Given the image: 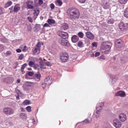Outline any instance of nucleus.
Listing matches in <instances>:
<instances>
[{"instance_id":"obj_1","label":"nucleus","mask_w":128,"mask_h":128,"mask_svg":"<svg viewBox=\"0 0 128 128\" xmlns=\"http://www.w3.org/2000/svg\"><path fill=\"white\" fill-rule=\"evenodd\" d=\"M66 13L70 19L72 20L78 19L80 16V12L78 9L73 7L69 8Z\"/></svg>"},{"instance_id":"obj_2","label":"nucleus","mask_w":128,"mask_h":128,"mask_svg":"<svg viewBox=\"0 0 128 128\" xmlns=\"http://www.w3.org/2000/svg\"><path fill=\"white\" fill-rule=\"evenodd\" d=\"M112 45V43L110 42H102L100 45L101 51L104 54L108 53L110 50Z\"/></svg>"},{"instance_id":"obj_3","label":"nucleus","mask_w":128,"mask_h":128,"mask_svg":"<svg viewBox=\"0 0 128 128\" xmlns=\"http://www.w3.org/2000/svg\"><path fill=\"white\" fill-rule=\"evenodd\" d=\"M58 42L60 44L63 46H66L67 47L70 46V43L66 38H61L59 39Z\"/></svg>"},{"instance_id":"obj_4","label":"nucleus","mask_w":128,"mask_h":128,"mask_svg":"<svg viewBox=\"0 0 128 128\" xmlns=\"http://www.w3.org/2000/svg\"><path fill=\"white\" fill-rule=\"evenodd\" d=\"M69 58L68 54L66 52H62L60 54V58L62 62H67Z\"/></svg>"},{"instance_id":"obj_5","label":"nucleus","mask_w":128,"mask_h":128,"mask_svg":"<svg viewBox=\"0 0 128 128\" xmlns=\"http://www.w3.org/2000/svg\"><path fill=\"white\" fill-rule=\"evenodd\" d=\"M3 112L5 114L9 115L13 114L14 111L10 107H5L3 109Z\"/></svg>"},{"instance_id":"obj_6","label":"nucleus","mask_w":128,"mask_h":128,"mask_svg":"<svg viewBox=\"0 0 128 128\" xmlns=\"http://www.w3.org/2000/svg\"><path fill=\"white\" fill-rule=\"evenodd\" d=\"M123 42L120 39H118L116 40L115 42V46L118 48H121L123 46Z\"/></svg>"},{"instance_id":"obj_7","label":"nucleus","mask_w":128,"mask_h":128,"mask_svg":"<svg viewBox=\"0 0 128 128\" xmlns=\"http://www.w3.org/2000/svg\"><path fill=\"white\" fill-rule=\"evenodd\" d=\"M114 126L116 128L120 127L122 126L121 123L118 119H115L113 120Z\"/></svg>"},{"instance_id":"obj_8","label":"nucleus","mask_w":128,"mask_h":128,"mask_svg":"<svg viewBox=\"0 0 128 128\" xmlns=\"http://www.w3.org/2000/svg\"><path fill=\"white\" fill-rule=\"evenodd\" d=\"M58 35L61 38L63 37H64V38H67L68 37V34L66 32L59 31L58 32Z\"/></svg>"},{"instance_id":"obj_9","label":"nucleus","mask_w":128,"mask_h":128,"mask_svg":"<svg viewBox=\"0 0 128 128\" xmlns=\"http://www.w3.org/2000/svg\"><path fill=\"white\" fill-rule=\"evenodd\" d=\"M115 95L116 96H120L121 97H124L126 96V94L124 92L120 90L116 92Z\"/></svg>"},{"instance_id":"obj_10","label":"nucleus","mask_w":128,"mask_h":128,"mask_svg":"<svg viewBox=\"0 0 128 128\" xmlns=\"http://www.w3.org/2000/svg\"><path fill=\"white\" fill-rule=\"evenodd\" d=\"M118 118L122 122L124 121L127 119L126 115L124 113H121L119 115Z\"/></svg>"},{"instance_id":"obj_11","label":"nucleus","mask_w":128,"mask_h":128,"mask_svg":"<svg viewBox=\"0 0 128 128\" xmlns=\"http://www.w3.org/2000/svg\"><path fill=\"white\" fill-rule=\"evenodd\" d=\"M104 106V104L103 103L101 102L100 104H99L98 106H99L100 108L99 110L98 109L99 108V107H97L96 108V113L97 114V115H96V117L97 118L99 116V114H100V112L101 110V108Z\"/></svg>"},{"instance_id":"obj_12","label":"nucleus","mask_w":128,"mask_h":128,"mask_svg":"<svg viewBox=\"0 0 128 128\" xmlns=\"http://www.w3.org/2000/svg\"><path fill=\"white\" fill-rule=\"evenodd\" d=\"M14 78L11 77H8L4 79V81L6 83H12L14 81Z\"/></svg>"},{"instance_id":"obj_13","label":"nucleus","mask_w":128,"mask_h":128,"mask_svg":"<svg viewBox=\"0 0 128 128\" xmlns=\"http://www.w3.org/2000/svg\"><path fill=\"white\" fill-rule=\"evenodd\" d=\"M33 3V2L31 0H28L26 2V4L27 6V7L28 9H32L33 8V6L31 5V4Z\"/></svg>"},{"instance_id":"obj_14","label":"nucleus","mask_w":128,"mask_h":128,"mask_svg":"<svg viewBox=\"0 0 128 128\" xmlns=\"http://www.w3.org/2000/svg\"><path fill=\"white\" fill-rule=\"evenodd\" d=\"M86 34L88 38L90 40H92L94 38V36L90 32H87L86 33Z\"/></svg>"},{"instance_id":"obj_15","label":"nucleus","mask_w":128,"mask_h":128,"mask_svg":"<svg viewBox=\"0 0 128 128\" xmlns=\"http://www.w3.org/2000/svg\"><path fill=\"white\" fill-rule=\"evenodd\" d=\"M120 29L122 31L124 30L125 29L126 26L124 23L122 22H120L118 25Z\"/></svg>"},{"instance_id":"obj_16","label":"nucleus","mask_w":128,"mask_h":128,"mask_svg":"<svg viewBox=\"0 0 128 128\" xmlns=\"http://www.w3.org/2000/svg\"><path fill=\"white\" fill-rule=\"evenodd\" d=\"M79 40L78 37L76 35H74L71 37L72 42L74 43H76Z\"/></svg>"},{"instance_id":"obj_17","label":"nucleus","mask_w":128,"mask_h":128,"mask_svg":"<svg viewBox=\"0 0 128 128\" xmlns=\"http://www.w3.org/2000/svg\"><path fill=\"white\" fill-rule=\"evenodd\" d=\"M47 85H49L51 84V82L49 77H46L44 79V82Z\"/></svg>"},{"instance_id":"obj_18","label":"nucleus","mask_w":128,"mask_h":128,"mask_svg":"<svg viewBox=\"0 0 128 128\" xmlns=\"http://www.w3.org/2000/svg\"><path fill=\"white\" fill-rule=\"evenodd\" d=\"M20 9V7L17 5H15L13 11L15 12H17Z\"/></svg>"},{"instance_id":"obj_19","label":"nucleus","mask_w":128,"mask_h":128,"mask_svg":"<svg viewBox=\"0 0 128 128\" xmlns=\"http://www.w3.org/2000/svg\"><path fill=\"white\" fill-rule=\"evenodd\" d=\"M47 22L49 24L52 25L55 23V21L53 19H48L47 21Z\"/></svg>"},{"instance_id":"obj_20","label":"nucleus","mask_w":128,"mask_h":128,"mask_svg":"<svg viewBox=\"0 0 128 128\" xmlns=\"http://www.w3.org/2000/svg\"><path fill=\"white\" fill-rule=\"evenodd\" d=\"M20 118L23 119H26L27 118L26 115L24 113H20Z\"/></svg>"},{"instance_id":"obj_21","label":"nucleus","mask_w":128,"mask_h":128,"mask_svg":"<svg viewBox=\"0 0 128 128\" xmlns=\"http://www.w3.org/2000/svg\"><path fill=\"white\" fill-rule=\"evenodd\" d=\"M124 15L125 17L128 18V8L125 9L124 12Z\"/></svg>"},{"instance_id":"obj_22","label":"nucleus","mask_w":128,"mask_h":128,"mask_svg":"<svg viewBox=\"0 0 128 128\" xmlns=\"http://www.w3.org/2000/svg\"><path fill=\"white\" fill-rule=\"evenodd\" d=\"M62 28L65 30L67 29L68 28V25L67 24L65 23L63 24Z\"/></svg>"},{"instance_id":"obj_23","label":"nucleus","mask_w":128,"mask_h":128,"mask_svg":"<svg viewBox=\"0 0 128 128\" xmlns=\"http://www.w3.org/2000/svg\"><path fill=\"white\" fill-rule=\"evenodd\" d=\"M40 68L41 69V70H42V69L46 68V66L44 64V62L40 64Z\"/></svg>"},{"instance_id":"obj_24","label":"nucleus","mask_w":128,"mask_h":128,"mask_svg":"<svg viewBox=\"0 0 128 128\" xmlns=\"http://www.w3.org/2000/svg\"><path fill=\"white\" fill-rule=\"evenodd\" d=\"M12 2L11 1H10L7 2L5 4L4 7L6 8L8 6H10L12 4Z\"/></svg>"},{"instance_id":"obj_25","label":"nucleus","mask_w":128,"mask_h":128,"mask_svg":"<svg viewBox=\"0 0 128 128\" xmlns=\"http://www.w3.org/2000/svg\"><path fill=\"white\" fill-rule=\"evenodd\" d=\"M77 46L80 48L82 47L83 46V42L81 41H79L77 43Z\"/></svg>"},{"instance_id":"obj_26","label":"nucleus","mask_w":128,"mask_h":128,"mask_svg":"<svg viewBox=\"0 0 128 128\" xmlns=\"http://www.w3.org/2000/svg\"><path fill=\"white\" fill-rule=\"evenodd\" d=\"M114 22V20L112 19H109L108 21V23L109 24H113Z\"/></svg>"},{"instance_id":"obj_27","label":"nucleus","mask_w":128,"mask_h":128,"mask_svg":"<svg viewBox=\"0 0 128 128\" xmlns=\"http://www.w3.org/2000/svg\"><path fill=\"white\" fill-rule=\"evenodd\" d=\"M27 65V64L24 63L22 66L21 68V70L22 72H23L24 71V68Z\"/></svg>"},{"instance_id":"obj_28","label":"nucleus","mask_w":128,"mask_h":128,"mask_svg":"<svg viewBox=\"0 0 128 128\" xmlns=\"http://www.w3.org/2000/svg\"><path fill=\"white\" fill-rule=\"evenodd\" d=\"M4 13V10L2 7H0V15Z\"/></svg>"},{"instance_id":"obj_29","label":"nucleus","mask_w":128,"mask_h":128,"mask_svg":"<svg viewBox=\"0 0 128 128\" xmlns=\"http://www.w3.org/2000/svg\"><path fill=\"white\" fill-rule=\"evenodd\" d=\"M128 0H118L119 2L121 4H125L126 3Z\"/></svg>"},{"instance_id":"obj_30","label":"nucleus","mask_w":128,"mask_h":128,"mask_svg":"<svg viewBox=\"0 0 128 128\" xmlns=\"http://www.w3.org/2000/svg\"><path fill=\"white\" fill-rule=\"evenodd\" d=\"M30 101L28 100H25L23 102L24 105H27L29 104Z\"/></svg>"},{"instance_id":"obj_31","label":"nucleus","mask_w":128,"mask_h":128,"mask_svg":"<svg viewBox=\"0 0 128 128\" xmlns=\"http://www.w3.org/2000/svg\"><path fill=\"white\" fill-rule=\"evenodd\" d=\"M56 2L58 4V6H61L62 4V2L61 0H56Z\"/></svg>"},{"instance_id":"obj_32","label":"nucleus","mask_w":128,"mask_h":128,"mask_svg":"<svg viewBox=\"0 0 128 128\" xmlns=\"http://www.w3.org/2000/svg\"><path fill=\"white\" fill-rule=\"evenodd\" d=\"M35 27L36 28L37 30L38 31V30H40V24H36L35 25Z\"/></svg>"},{"instance_id":"obj_33","label":"nucleus","mask_w":128,"mask_h":128,"mask_svg":"<svg viewBox=\"0 0 128 128\" xmlns=\"http://www.w3.org/2000/svg\"><path fill=\"white\" fill-rule=\"evenodd\" d=\"M31 107L30 106H28L26 108V110L28 112H30L31 111Z\"/></svg>"},{"instance_id":"obj_34","label":"nucleus","mask_w":128,"mask_h":128,"mask_svg":"<svg viewBox=\"0 0 128 128\" xmlns=\"http://www.w3.org/2000/svg\"><path fill=\"white\" fill-rule=\"evenodd\" d=\"M41 75L39 73L36 74L35 75L36 77L37 78L39 79V80H40V78L41 77Z\"/></svg>"},{"instance_id":"obj_35","label":"nucleus","mask_w":128,"mask_h":128,"mask_svg":"<svg viewBox=\"0 0 128 128\" xmlns=\"http://www.w3.org/2000/svg\"><path fill=\"white\" fill-rule=\"evenodd\" d=\"M34 68L35 69L39 70V69L40 66L38 64H34Z\"/></svg>"},{"instance_id":"obj_36","label":"nucleus","mask_w":128,"mask_h":128,"mask_svg":"<svg viewBox=\"0 0 128 128\" xmlns=\"http://www.w3.org/2000/svg\"><path fill=\"white\" fill-rule=\"evenodd\" d=\"M78 36L80 38H82L84 36V34L83 33L81 32H80L78 33Z\"/></svg>"},{"instance_id":"obj_37","label":"nucleus","mask_w":128,"mask_h":128,"mask_svg":"<svg viewBox=\"0 0 128 128\" xmlns=\"http://www.w3.org/2000/svg\"><path fill=\"white\" fill-rule=\"evenodd\" d=\"M24 58V55L23 54H22L19 56L18 59L20 60H22Z\"/></svg>"},{"instance_id":"obj_38","label":"nucleus","mask_w":128,"mask_h":128,"mask_svg":"<svg viewBox=\"0 0 128 128\" xmlns=\"http://www.w3.org/2000/svg\"><path fill=\"white\" fill-rule=\"evenodd\" d=\"M38 48H37L36 47L34 48L32 50L33 53V54H35L37 52V50H38Z\"/></svg>"},{"instance_id":"obj_39","label":"nucleus","mask_w":128,"mask_h":128,"mask_svg":"<svg viewBox=\"0 0 128 128\" xmlns=\"http://www.w3.org/2000/svg\"><path fill=\"white\" fill-rule=\"evenodd\" d=\"M28 48L26 46H24L23 49L22 51L24 52H25L27 51L28 50Z\"/></svg>"},{"instance_id":"obj_40","label":"nucleus","mask_w":128,"mask_h":128,"mask_svg":"<svg viewBox=\"0 0 128 128\" xmlns=\"http://www.w3.org/2000/svg\"><path fill=\"white\" fill-rule=\"evenodd\" d=\"M46 85H47L44 82L42 83V87L43 89L45 88H46Z\"/></svg>"},{"instance_id":"obj_41","label":"nucleus","mask_w":128,"mask_h":128,"mask_svg":"<svg viewBox=\"0 0 128 128\" xmlns=\"http://www.w3.org/2000/svg\"><path fill=\"white\" fill-rule=\"evenodd\" d=\"M34 64V62L32 61H30L28 64V65L30 66H32Z\"/></svg>"},{"instance_id":"obj_42","label":"nucleus","mask_w":128,"mask_h":128,"mask_svg":"<svg viewBox=\"0 0 128 128\" xmlns=\"http://www.w3.org/2000/svg\"><path fill=\"white\" fill-rule=\"evenodd\" d=\"M34 74V73L32 72H28V75L30 76H32Z\"/></svg>"},{"instance_id":"obj_43","label":"nucleus","mask_w":128,"mask_h":128,"mask_svg":"<svg viewBox=\"0 0 128 128\" xmlns=\"http://www.w3.org/2000/svg\"><path fill=\"white\" fill-rule=\"evenodd\" d=\"M44 64H45L46 66H46H51V64L49 62H44Z\"/></svg>"},{"instance_id":"obj_44","label":"nucleus","mask_w":128,"mask_h":128,"mask_svg":"<svg viewBox=\"0 0 128 128\" xmlns=\"http://www.w3.org/2000/svg\"><path fill=\"white\" fill-rule=\"evenodd\" d=\"M92 45L93 47H96L97 46V43L96 42H94L92 44Z\"/></svg>"},{"instance_id":"obj_45","label":"nucleus","mask_w":128,"mask_h":128,"mask_svg":"<svg viewBox=\"0 0 128 128\" xmlns=\"http://www.w3.org/2000/svg\"><path fill=\"white\" fill-rule=\"evenodd\" d=\"M27 19L30 22L32 23V22L33 21L32 19L30 17H28L27 18Z\"/></svg>"},{"instance_id":"obj_46","label":"nucleus","mask_w":128,"mask_h":128,"mask_svg":"<svg viewBox=\"0 0 128 128\" xmlns=\"http://www.w3.org/2000/svg\"><path fill=\"white\" fill-rule=\"evenodd\" d=\"M50 6L51 9L52 10L54 9L55 7L54 5L52 3L50 4Z\"/></svg>"},{"instance_id":"obj_47","label":"nucleus","mask_w":128,"mask_h":128,"mask_svg":"<svg viewBox=\"0 0 128 128\" xmlns=\"http://www.w3.org/2000/svg\"><path fill=\"white\" fill-rule=\"evenodd\" d=\"M43 3V1L42 0H39L38 1V4L40 5H42Z\"/></svg>"},{"instance_id":"obj_48","label":"nucleus","mask_w":128,"mask_h":128,"mask_svg":"<svg viewBox=\"0 0 128 128\" xmlns=\"http://www.w3.org/2000/svg\"><path fill=\"white\" fill-rule=\"evenodd\" d=\"M78 1L81 3H84L86 0H78Z\"/></svg>"},{"instance_id":"obj_49","label":"nucleus","mask_w":128,"mask_h":128,"mask_svg":"<svg viewBox=\"0 0 128 128\" xmlns=\"http://www.w3.org/2000/svg\"><path fill=\"white\" fill-rule=\"evenodd\" d=\"M84 122L86 124H87L89 122V121L88 119H86L84 120Z\"/></svg>"},{"instance_id":"obj_50","label":"nucleus","mask_w":128,"mask_h":128,"mask_svg":"<svg viewBox=\"0 0 128 128\" xmlns=\"http://www.w3.org/2000/svg\"><path fill=\"white\" fill-rule=\"evenodd\" d=\"M41 46V44L40 42H38L36 45V46L38 47H40Z\"/></svg>"},{"instance_id":"obj_51","label":"nucleus","mask_w":128,"mask_h":128,"mask_svg":"<svg viewBox=\"0 0 128 128\" xmlns=\"http://www.w3.org/2000/svg\"><path fill=\"white\" fill-rule=\"evenodd\" d=\"M12 53L10 51H7L6 53V54L8 56L9 55L11 54Z\"/></svg>"},{"instance_id":"obj_52","label":"nucleus","mask_w":128,"mask_h":128,"mask_svg":"<svg viewBox=\"0 0 128 128\" xmlns=\"http://www.w3.org/2000/svg\"><path fill=\"white\" fill-rule=\"evenodd\" d=\"M50 26V25L49 24H48L46 23H45L43 26V27H49Z\"/></svg>"},{"instance_id":"obj_53","label":"nucleus","mask_w":128,"mask_h":128,"mask_svg":"<svg viewBox=\"0 0 128 128\" xmlns=\"http://www.w3.org/2000/svg\"><path fill=\"white\" fill-rule=\"evenodd\" d=\"M100 55V53L99 52H96L95 54V56L96 57H97L98 56Z\"/></svg>"},{"instance_id":"obj_54","label":"nucleus","mask_w":128,"mask_h":128,"mask_svg":"<svg viewBox=\"0 0 128 128\" xmlns=\"http://www.w3.org/2000/svg\"><path fill=\"white\" fill-rule=\"evenodd\" d=\"M38 11L37 12H35L34 13V15L37 16L39 13V10H37Z\"/></svg>"},{"instance_id":"obj_55","label":"nucleus","mask_w":128,"mask_h":128,"mask_svg":"<svg viewBox=\"0 0 128 128\" xmlns=\"http://www.w3.org/2000/svg\"><path fill=\"white\" fill-rule=\"evenodd\" d=\"M100 58L101 59H102L103 60H104L105 59L104 56L103 55L101 56Z\"/></svg>"},{"instance_id":"obj_56","label":"nucleus","mask_w":128,"mask_h":128,"mask_svg":"<svg viewBox=\"0 0 128 128\" xmlns=\"http://www.w3.org/2000/svg\"><path fill=\"white\" fill-rule=\"evenodd\" d=\"M3 49V46L2 44H0V51L2 50Z\"/></svg>"},{"instance_id":"obj_57","label":"nucleus","mask_w":128,"mask_h":128,"mask_svg":"<svg viewBox=\"0 0 128 128\" xmlns=\"http://www.w3.org/2000/svg\"><path fill=\"white\" fill-rule=\"evenodd\" d=\"M16 51L17 52L20 53L21 52V50L19 48H18L16 49Z\"/></svg>"},{"instance_id":"obj_58","label":"nucleus","mask_w":128,"mask_h":128,"mask_svg":"<svg viewBox=\"0 0 128 128\" xmlns=\"http://www.w3.org/2000/svg\"><path fill=\"white\" fill-rule=\"evenodd\" d=\"M20 110H21V111L22 112H24L25 111L24 108H20Z\"/></svg>"},{"instance_id":"obj_59","label":"nucleus","mask_w":128,"mask_h":128,"mask_svg":"<svg viewBox=\"0 0 128 128\" xmlns=\"http://www.w3.org/2000/svg\"><path fill=\"white\" fill-rule=\"evenodd\" d=\"M109 5H107L106 6H104V8L105 9H107L108 8H109Z\"/></svg>"},{"instance_id":"obj_60","label":"nucleus","mask_w":128,"mask_h":128,"mask_svg":"<svg viewBox=\"0 0 128 128\" xmlns=\"http://www.w3.org/2000/svg\"><path fill=\"white\" fill-rule=\"evenodd\" d=\"M13 9V6H12V7H11L9 9V10H12Z\"/></svg>"},{"instance_id":"obj_61","label":"nucleus","mask_w":128,"mask_h":128,"mask_svg":"<svg viewBox=\"0 0 128 128\" xmlns=\"http://www.w3.org/2000/svg\"><path fill=\"white\" fill-rule=\"evenodd\" d=\"M31 28L30 26L29 27H28V29L29 30H31Z\"/></svg>"},{"instance_id":"obj_62","label":"nucleus","mask_w":128,"mask_h":128,"mask_svg":"<svg viewBox=\"0 0 128 128\" xmlns=\"http://www.w3.org/2000/svg\"><path fill=\"white\" fill-rule=\"evenodd\" d=\"M17 83H19L20 82V79H18L16 80Z\"/></svg>"},{"instance_id":"obj_63","label":"nucleus","mask_w":128,"mask_h":128,"mask_svg":"<svg viewBox=\"0 0 128 128\" xmlns=\"http://www.w3.org/2000/svg\"><path fill=\"white\" fill-rule=\"evenodd\" d=\"M19 96L18 95L16 97V98H17V99H19Z\"/></svg>"},{"instance_id":"obj_64","label":"nucleus","mask_w":128,"mask_h":128,"mask_svg":"<svg viewBox=\"0 0 128 128\" xmlns=\"http://www.w3.org/2000/svg\"><path fill=\"white\" fill-rule=\"evenodd\" d=\"M13 12H14L13 10H10V13H12Z\"/></svg>"}]
</instances>
